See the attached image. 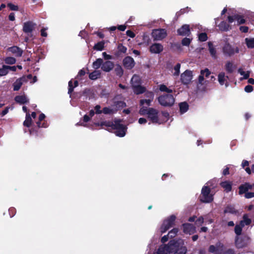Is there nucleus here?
<instances>
[{"mask_svg": "<svg viewBox=\"0 0 254 254\" xmlns=\"http://www.w3.org/2000/svg\"><path fill=\"white\" fill-rule=\"evenodd\" d=\"M223 249V244L218 242L214 245H210L208 248V251L212 254H221Z\"/></svg>", "mask_w": 254, "mask_h": 254, "instance_id": "6e6552de", "label": "nucleus"}, {"mask_svg": "<svg viewBox=\"0 0 254 254\" xmlns=\"http://www.w3.org/2000/svg\"><path fill=\"white\" fill-rule=\"evenodd\" d=\"M151 34L154 40L160 41L166 37L167 32L164 29H157L153 30Z\"/></svg>", "mask_w": 254, "mask_h": 254, "instance_id": "1a4fd4ad", "label": "nucleus"}, {"mask_svg": "<svg viewBox=\"0 0 254 254\" xmlns=\"http://www.w3.org/2000/svg\"><path fill=\"white\" fill-rule=\"evenodd\" d=\"M236 210L233 206H228L224 210L225 213L235 214L236 213Z\"/></svg>", "mask_w": 254, "mask_h": 254, "instance_id": "a19ab883", "label": "nucleus"}, {"mask_svg": "<svg viewBox=\"0 0 254 254\" xmlns=\"http://www.w3.org/2000/svg\"><path fill=\"white\" fill-rule=\"evenodd\" d=\"M244 193H245V197L246 198H251L254 197V192L247 191L246 192H244Z\"/></svg>", "mask_w": 254, "mask_h": 254, "instance_id": "052dcab7", "label": "nucleus"}, {"mask_svg": "<svg viewBox=\"0 0 254 254\" xmlns=\"http://www.w3.org/2000/svg\"><path fill=\"white\" fill-rule=\"evenodd\" d=\"M32 76L29 74L26 76H22L21 78L17 79L13 83V90L14 91H18L21 87L23 83L28 81V79H31Z\"/></svg>", "mask_w": 254, "mask_h": 254, "instance_id": "9d476101", "label": "nucleus"}, {"mask_svg": "<svg viewBox=\"0 0 254 254\" xmlns=\"http://www.w3.org/2000/svg\"><path fill=\"white\" fill-rule=\"evenodd\" d=\"M245 240L243 241L242 239L238 236L236 238V246L238 248H241L246 246L249 242L250 239L248 237L245 238Z\"/></svg>", "mask_w": 254, "mask_h": 254, "instance_id": "6ab92c4d", "label": "nucleus"}, {"mask_svg": "<svg viewBox=\"0 0 254 254\" xmlns=\"http://www.w3.org/2000/svg\"><path fill=\"white\" fill-rule=\"evenodd\" d=\"M114 66V63L111 61H106L103 62L101 69L105 72H109L113 69Z\"/></svg>", "mask_w": 254, "mask_h": 254, "instance_id": "aec40b11", "label": "nucleus"}, {"mask_svg": "<svg viewBox=\"0 0 254 254\" xmlns=\"http://www.w3.org/2000/svg\"><path fill=\"white\" fill-rule=\"evenodd\" d=\"M123 64L126 68L130 69L134 67L135 62L132 58L127 57L123 60Z\"/></svg>", "mask_w": 254, "mask_h": 254, "instance_id": "f3484780", "label": "nucleus"}, {"mask_svg": "<svg viewBox=\"0 0 254 254\" xmlns=\"http://www.w3.org/2000/svg\"><path fill=\"white\" fill-rule=\"evenodd\" d=\"M176 217L174 215H172L166 218L163 222L162 225L159 229L158 232L160 235L165 233L171 227L175 225V222Z\"/></svg>", "mask_w": 254, "mask_h": 254, "instance_id": "7ed1b4c3", "label": "nucleus"}, {"mask_svg": "<svg viewBox=\"0 0 254 254\" xmlns=\"http://www.w3.org/2000/svg\"><path fill=\"white\" fill-rule=\"evenodd\" d=\"M32 124V119L29 113H27L26 114L25 120L23 122L24 126L26 127H30Z\"/></svg>", "mask_w": 254, "mask_h": 254, "instance_id": "473e14b6", "label": "nucleus"}, {"mask_svg": "<svg viewBox=\"0 0 254 254\" xmlns=\"http://www.w3.org/2000/svg\"><path fill=\"white\" fill-rule=\"evenodd\" d=\"M116 74L119 76H121L123 73V70L121 66H119L115 69Z\"/></svg>", "mask_w": 254, "mask_h": 254, "instance_id": "4d7b16f0", "label": "nucleus"}, {"mask_svg": "<svg viewBox=\"0 0 254 254\" xmlns=\"http://www.w3.org/2000/svg\"><path fill=\"white\" fill-rule=\"evenodd\" d=\"M201 74L204 76V77H208L211 74V72L208 68H205L200 71Z\"/></svg>", "mask_w": 254, "mask_h": 254, "instance_id": "603ef678", "label": "nucleus"}, {"mask_svg": "<svg viewBox=\"0 0 254 254\" xmlns=\"http://www.w3.org/2000/svg\"><path fill=\"white\" fill-rule=\"evenodd\" d=\"M198 39L200 41H205L207 39V36L206 33H201L198 35Z\"/></svg>", "mask_w": 254, "mask_h": 254, "instance_id": "6e6d98bb", "label": "nucleus"}, {"mask_svg": "<svg viewBox=\"0 0 254 254\" xmlns=\"http://www.w3.org/2000/svg\"><path fill=\"white\" fill-rule=\"evenodd\" d=\"M90 117H89L88 116L85 115L83 117V122H80L78 123L77 124V125H81L84 127L86 126V123L88 122L90 120Z\"/></svg>", "mask_w": 254, "mask_h": 254, "instance_id": "c03bdc74", "label": "nucleus"}, {"mask_svg": "<svg viewBox=\"0 0 254 254\" xmlns=\"http://www.w3.org/2000/svg\"><path fill=\"white\" fill-rule=\"evenodd\" d=\"M182 230L186 234L192 235L196 232L195 227L190 223H184L182 225Z\"/></svg>", "mask_w": 254, "mask_h": 254, "instance_id": "4468645a", "label": "nucleus"}, {"mask_svg": "<svg viewBox=\"0 0 254 254\" xmlns=\"http://www.w3.org/2000/svg\"><path fill=\"white\" fill-rule=\"evenodd\" d=\"M229 76L224 72H220L218 74V81L221 85H225V87L229 86Z\"/></svg>", "mask_w": 254, "mask_h": 254, "instance_id": "dca6fc26", "label": "nucleus"}, {"mask_svg": "<svg viewBox=\"0 0 254 254\" xmlns=\"http://www.w3.org/2000/svg\"><path fill=\"white\" fill-rule=\"evenodd\" d=\"M141 79L140 77L136 74H134L131 78L130 83L131 87H133V85H141Z\"/></svg>", "mask_w": 254, "mask_h": 254, "instance_id": "a878e982", "label": "nucleus"}, {"mask_svg": "<svg viewBox=\"0 0 254 254\" xmlns=\"http://www.w3.org/2000/svg\"><path fill=\"white\" fill-rule=\"evenodd\" d=\"M94 110L96 114H99L103 113V110H101V106L100 105H96L94 108Z\"/></svg>", "mask_w": 254, "mask_h": 254, "instance_id": "680f3d73", "label": "nucleus"}, {"mask_svg": "<svg viewBox=\"0 0 254 254\" xmlns=\"http://www.w3.org/2000/svg\"><path fill=\"white\" fill-rule=\"evenodd\" d=\"M253 90V87L251 85H247L245 87V92H246L247 93H250V92H252Z\"/></svg>", "mask_w": 254, "mask_h": 254, "instance_id": "e2e57ef3", "label": "nucleus"}, {"mask_svg": "<svg viewBox=\"0 0 254 254\" xmlns=\"http://www.w3.org/2000/svg\"><path fill=\"white\" fill-rule=\"evenodd\" d=\"M208 48H209V51L211 56L213 58H216V51L215 50V49L213 47V44H212V43L209 42L208 43Z\"/></svg>", "mask_w": 254, "mask_h": 254, "instance_id": "e433bc0d", "label": "nucleus"}, {"mask_svg": "<svg viewBox=\"0 0 254 254\" xmlns=\"http://www.w3.org/2000/svg\"><path fill=\"white\" fill-rule=\"evenodd\" d=\"M251 223V220L249 218L248 215L245 214L243 216V220H242L239 224L236 225L235 228V232L237 235L241 234L242 228L245 225H248Z\"/></svg>", "mask_w": 254, "mask_h": 254, "instance_id": "423d86ee", "label": "nucleus"}, {"mask_svg": "<svg viewBox=\"0 0 254 254\" xmlns=\"http://www.w3.org/2000/svg\"><path fill=\"white\" fill-rule=\"evenodd\" d=\"M34 26L35 24L32 22H26L23 25V31L27 33H31L33 31Z\"/></svg>", "mask_w": 254, "mask_h": 254, "instance_id": "5701e85b", "label": "nucleus"}, {"mask_svg": "<svg viewBox=\"0 0 254 254\" xmlns=\"http://www.w3.org/2000/svg\"><path fill=\"white\" fill-rule=\"evenodd\" d=\"M121 121L119 120L117 123L115 125V127L114 128V130H115V134L119 137H124L125 136L126 134V131L127 130V127L121 124Z\"/></svg>", "mask_w": 254, "mask_h": 254, "instance_id": "0eeeda50", "label": "nucleus"}, {"mask_svg": "<svg viewBox=\"0 0 254 254\" xmlns=\"http://www.w3.org/2000/svg\"><path fill=\"white\" fill-rule=\"evenodd\" d=\"M163 50V46L159 43L152 44L149 48V51L153 54H159Z\"/></svg>", "mask_w": 254, "mask_h": 254, "instance_id": "a211bd4d", "label": "nucleus"}, {"mask_svg": "<svg viewBox=\"0 0 254 254\" xmlns=\"http://www.w3.org/2000/svg\"><path fill=\"white\" fill-rule=\"evenodd\" d=\"M8 73L7 66L6 65H3L0 67V76H3Z\"/></svg>", "mask_w": 254, "mask_h": 254, "instance_id": "ea45409f", "label": "nucleus"}, {"mask_svg": "<svg viewBox=\"0 0 254 254\" xmlns=\"http://www.w3.org/2000/svg\"><path fill=\"white\" fill-rule=\"evenodd\" d=\"M15 100L17 103L20 104H24L28 101V99L25 95H19L17 96L15 98Z\"/></svg>", "mask_w": 254, "mask_h": 254, "instance_id": "2f4dec72", "label": "nucleus"}, {"mask_svg": "<svg viewBox=\"0 0 254 254\" xmlns=\"http://www.w3.org/2000/svg\"><path fill=\"white\" fill-rule=\"evenodd\" d=\"M7 6L10 8L11 10L17 11L18 10V7L17 5H14L12 3H8Z\"/></svg>", "mask_w": 254, "mask_h": 254, "instance_id": "bf43d9fd", "label": "nucleus"}, {"mask_svg": "<svg viewBox=\"0 0 254 254\" xmlns=\"http://www.w3.org/2000/svg\"><path fill=\"white\" fill-rule=\"evenodd\" d=\"M133 92L136 94H140L145 92V88L141 85H133L132 87Z\"/></svg>", "mask_w": 254, "mask_h": 254, "instance_id": "393cba45", "label": "nucleus"}, {"mask_svg": "<svg viewBox=\"0 0 254 254\" xmlns=\"http://www.w3.org/2000/svg\"><path fill=\"white\" fill-rule=\"evenodd\" d=\"M45 118V115L42 113L40 115L39 117V121L36 123L37 126L39 127H45L43 125H41V121H43Z\"/></svg>", "mask_w": 254, "mask_h": 254, "instance_id": "8fccbe9b", "label": "nucleus"}, {"mask_svg": "<svg viewBox=\"0 0 254 254\" xmlns=\"http://www.w3.org/2000/svg\"><path fill=\"white\" fill-rule=\"evenodd\" d=\"M175 242L176 243L177 246L172 251V253L174 252L173 254H186L187 250L186 247L183 246V241L180 240L179 242L175 241Z\"/></svg>", "mask_w": 254, "mask_h": 254, "instance_id": "ddd939ff", "label": "nucleus"}, {"mask_svg": "<svg viewBox=\"0 0 254 254\" xmlns=\"http://www.w3.org/2000/svg\"><path fill=\"white\" fill-rule=\"evenodd\" d=\"M213 199V194L210 193V189L207 186L202 187L200 195V200L204 203H209Z\"/></svg>", "mask_w": 254, "mask_h": 254, "instance_id": "20e7f679", "label": "nucleus"}, {"mask_svg": "<svg viewBox=\"0 0 254 254\" xmlns=\"http://www.w3.org/2000/svg\"><path fill=\"white\" fill-rule=\"evenodd\" d=\"M223 51L225 55L231 56L235 53H238L239 49L237 47H232L229 44H226L223 48Z\"/></svg>", "mask_w": 254, "mask_h": 254, "instance_id": "9b49d317", "label": "nucleus"}, {"mask_svg": "<svg viewBox=\"0 0 254 254\" xmlns=\"http://www.w3.org/2000/svg\"><path fill=\"white\" fill-rule=\"evenodd\" d=\"M176 243L174 240L170 241L168 244H162L152 254H170L176 248Z\"/></svg>", "mask_w": 254, "mask_h": 254, "instance_id": "f03ea898", "label": "nucleus"}, {"mask_svg": "<svg viewBox=\"0 0 254 254\" xmlns=\"http://www.w3.org/2000/svg\"><path fill=\"white\" fill-rule=\"evenodd\" d=\"M159 103L164 106H170L174 104L175 99L171 94H167L160 96L158 98Z\"/></svg>", "mask_w": 254, "mask_h": 254, "instance_id": "39448f33", "label": "nucleus"}, {"mask_svg": "<svg viewBox=\"0 0 254 254\" xmlns=\"http://www.w3.org/2000/svg\"><path fill=\"white\" fill-rule=\"evenodd\" d=\"M180 67H181V65L180 64H178L175 66V67L174 68V72L173 73L174 75L177 76L179 75V74L180 73Z\"/></svg>", "mask_w": 254, "mask_h": 254, "instance_id": "864d4df0", "label": "nucleus"}, {"mask_svg": "<svg viewBox=\"0 0 254 254\" xmlns=\"http://www.w3.org/2000/svg\"><path fill=\"white\" fill-rule=\"evenodd\" d=\"M145 96L148 98V99H151L152 100L153 99L154 94L152 92H147L145 93Z\"/></svg>", "mask_w": 254, "mask_h": 254, "instance_id": "774afa93", "label": "nucleus"}, {"mask_svg": "<svg viewBox=\"0 0 254 254\" xmlns=\"http://www.w3.org/2000/svg\"><path fill=\"white\" fill-rule=\"evenodd\" d=\"M240 30L242 32H244V33H247L248 32V30H249V27H247V26H241L240 27Z\"/></svg>", "mask_w": 254, "mask_h": 254, "instance_id": "69168bd1", "label": "nucleus"}, {"mask_svg": "<svg viewBox=\"0 0 254 254\" xmlns=\"http://www.w3.org/2000/svg\"><path fill=\"white\" fill-rule=\"evenodd\" d=\"M238 72L243 77L241 78L240 80H242L243 79H246L249 78L250 76V71H244L242 68H239L238 69Z\"/></svg>", "mask_w": 254, "mask_h": 254, "instance_id": "c9c22d12", "label": "nucleus"}, {"mask_svg": "<svg viewBox=\"0 0 254 254\" xmlns=\"http://www.w3.org/2000/svg\"><path fill=\"white\" fill-rule=\"evenodd\" d=\"M235 19L237 21V25L244 24L246 22L244 16L238 14H235Z\"/></svg>", "mask_w": 254, "mask_h": 254, "instance_id": "f704fd0d", "label": "nucleus"}, {"mask_svg": "<svg viewBox=\"0 0 254 254\" xmlns=\"http://www.w3.org/2000/svg\"><path fill=\"white\" fill-rule=\"evenodd\" d=\"M152 101V100L151 99H142L140 101V105L141 106V107H145L144 106V104H146L147 106H149Z\"/></svg>", "mask_w": 254, "mask_h": 254, "instance_id": "49530a36", "label": "nucleus"}, {"mask_svg": "<svg viewBox=\"0 0 254 254\" xmlns=\"http://www.w3.org/2000/svg\"><path fill=\"white\" fill-rule=\"evenodd\" d=\"M252 189H253V188H252V185L249 183H246L244 184H243L239 186V194H242L244 193V192H246L248 191L249 190H251Z\"/></svg>", "mask_w": 254, "mask_h": 254, "instance_id": "412c9836", "label": "nucleus"}, {"mask_svg": "<svg viewBox=\"0 0 254 254\" xmlns=\"http://www.w3.org/2000/svg\"><path fill=\"white\" fill-rule=\"evenodd\" d=\"M225 69L228 72L232 73L234 69L233 64L230 62H227L225 65Z\"/></svg>", "mask_w": 254, "mask_h": 254, "instance_id": "79ce46f5", "label": "nucleus"}, {"mask_svg": "<svg viewBox=\"0 0 254 254\" xmlns=\"http://www.w3.org/2000/svg\"><path fill=\"white\" fill-rule=\"evenodd\" d=\"M8 51L17 57H20L22 54V51L16 46L9 48Z\"/></svg>", "mask_w": 254, "mask_h": 254, "instance_id": "b1692460", "label": "nucleus"}, {"mask_svg": "<svg viewBox=\"0 0 254 254\" xmlns=\"http://www.w3.org/2000/svg\"><path fill=\"white\" fill-rule=\"evenodd\" d=\"M178 34L180 35L186 36L190 34V29L189 25H184L178 30Z\"/></svg>", "mask_w": 254, "mask_h": 254, "instance_id": "4be33fe9", "label": "nucleus"}, {"mask_svg": "<svg viewBox=\"0 0 254 254\" xmlns=\"http://www.w3.org/2000/svg\"><path fill=\"white\" fill-rule=\"evenodd\" d=\"M192 79V73L191 71L186 70L181 74V80L184 84H189Z\"/></svg>", "mask_w": 254, "mask_h": 254, "instance_id": "2eb2a0df", "label": "nucleus"}, {"mask_svg": "<svg viewBox=\"0 0 254 254\" xmlns=\"http://www.w3.org/2000/svg\"><path fill=\"white\" fill-rule=\"evenodd\" d=\"M118 121L119 120H115L114 122L103 121L101 123H96V125L97 126H101L103 128L106 127V129L110 131L115 128V125H116V123H118Z\"/></svg>", "mask_w": 254, "mask_h": 254, "instance_id": "f8f14e48", "label": "nucleus"}, {"mask_svg": "<svg viewBox=\"0 0 254 254\" xmlns=\"http://www.w3.org/2000/svg\"><path fill=\"white\" fill-rule=\"evenodd\" d=\"M159 89L161 91L166 92L167 93H172V90L168 88L166 85L161 84L159 86Z\"/></svg>", "mask_w": 254, "mask_h": 254, "instance_id": "09e8293b", "label": "nucleus"}, {"mask_svg": "<svg viewBox=\"0 0 254 254\" xmlns=\"http://www.w3.org/2000/svg\"><path fill=\"white\" fill-rule=\"evenodd\" d=\"M102 56L105 60H111L112 59V56L107 54L106 52L102 53Z\"/></svg>", "mask_w": 254, "mask_h": 254, "instance_id": "0e129e2a", "label": "nucleus"}, {"mask_svg": "<svg viewBox=\"0 0 254 254\" xmlns=\"http://www.w3.org/2000/svg\"><path fill=\"white\" fill-rule=\"evenodd\" d=\"M72 82L71 80H70L68 82V86H69L68 92V93H71L73 91V88L78 85L77 81H74V87L72 86Z\"/></svg>", "mask_w": 254, "mask_h": 254, "instance_id": "3c124183", "label": "nucleus"}, {"mask_svg": "<svg viewBox=\"0 0 254 254\" xmlns=\"http://www.w3.org/2000/svg\"><path fill=\"white\" fill-rule=\"evenodd\" d=\"M180 112L181 114L185 113L189 109V105L186 102H182L179 104Z\"/></svg>", "mask_w": 254, "mask_h": 254, "instance_id": "7c9ffc66", "label": "nucleus"}, {"mask_svg": "<svg viewBox=\"0 0 254 254\" xmlns=\"http://www.w3.org/2000/svg\"><path fill=\"white\" fill-rule=\"evenodd\" d=\"M106 42L102 41L98 42L93 47V49L96 51H101L104 50Z\"/></svg>", "mask_w": 254, "mask_h": 254, "instance_id": "c756f323", "label": "nucleus"}, {"mask_svg": "<svg viewBox=\"0 0 254 254\" xmlns=\"http://www.w3.org/2000/svg\"><path fill=\"white\" fill-rule=\"evenodd\" d=\"M245 43L249 49H254V38L248 37L245 39Z\"/></svg>", "mask_w": 254, "mask_h": 254, "instance_id": "c85d7f7f", "label": "nucleus"}, {"mask_svg": "<svg viewBox=\"0 0 254 254\" xmlns=\"http://www.w3.org/2000/svg\"><path fill=\"white\" fill-rule=\"evenodd\" d=\"M103 60L102 59L99 58L97 59L93 63L92 66L93 68L95 69H98L100 66L102 65L103 64Z\"/></svg>", "mask_w": 254, "mask_h": 254, "instance_id": "4c0bfd02", "label": "nucleus"}, {"mask_svg": "<svg viewBox=\"0 0 254 254\" xmlns=\"http://www.w3.org/2000/svg\"><path fill=\"white\" fill-rule=\"evenodd\" d=\"M139 114L141 116L147 115L148 118L153 124H161L163 123V120L159 116L158 111L152 108H147L146 107H141Z\"/></svg>", "mask_w": 254, "mask_h": 254, "instance_id": "f257e3e1", "label": "nucleus"}, {"mask_svg": "<svg viewBox=\"0 0 254 254\" xmlns=\"http://www.w3.org/2000/svg\"><path fill=\"white\" fill-rule=\"evenodd\" d=\"M4 61L5 64H13L16 63V60L15 58L13 57H7L4 60Z\"/></svg>", "mask_w": 254, "mask_h": 254, "instance_id": "37998d69", "label": "nucleus"}, {"mask_svg": "<svg viewBox=\"0 0 254 254\" xmlns=\"http://www.w3.org/2000/svg\"><path fill=\"white\" fill-rule=\"evenodd\" d=\"M178 231L179 229L176 228H173L171 231H170L168 234L169 236L170 237V238L175 237L177 235Z\"/></svg>", "mask_w": 254, "mask_h": 254, "instance_id": "a18cd8bd", "label": "nucleus"}, {"mask_svg": "<svg viewBox=\"0 0 254 254\" xmlns=\"http://www.w3.org/2000/svg\"><path fill=\"white\" fill-rule=\"evenodd\" d=\"M204 222V219L202 217H199L196 221V224L198 225H201Z\"/></svg>", "mask_w": 254, "mask_h": 254, "instance_id": "338daca9", "label": "nucleus"}, {"mask_svg": "<svg viewBox=\"0 0 254 254\" xmlns=\"http://www.w3.org/2000/svg\"><path fill=\"white\" fill-rule=\"evenodd\" d=\"M218 27L221 30L227 31L230 29V26L226 22L222 21L220 24L218 25Z\"/></svg>", "mask_w": 254, "mask_h": 254, "instance_id": "58836bf2", "label": "nucleus"}, {"mask_svg": "<svg viewBox=\"0 0 254 254\" xmlns=\"http://www.w3.org/2000/svg\"><path fill=\"white\" fill-rule=\"evenodd\" d=\"M191 41V39L189 38H185L182 40V44L184 46H189Z\"/></svg>", "mask_w": 254, "mask_h": 254, "instance_id": "5fc2aeb1", "label": "nucleus"}, {"mask_svg": "<svg viewBox=\"0 0 254 254\" xmlns=\"http://www.w3.org/2000/svg\"><path fill=\"white\" fill-rule=\"evenodd\" d=\"M118 110L117 107L112 106L111 107H105L103 109V113L105 114H112Z\"/></svg>", "mask_w": 254, "mask_h": 254, "instance_id": "bb28decb", "label": "nucleus"}, {"mask_svg": "<svg viewBox=\"0 0 254 254\" xmlns=\"http://www.w3.org/2000/svg\"><path fill=\"white\" fill-rule=\"evenodd\" d=\"M169 114H168V113L166 112H163L162 113V117H160V118L163 121V123L164 122H166L167 121V120L169 118Z\"/></svg>", "mask_w": 254, "mask_h": 254, "instance_id": "13d9d810", "label": "nucleus"}, {"mask_svg": "<svg viewBox=\"0 0 254 254\" xmlns=\"http://www.w3.org/2000/svg\"><path fill=\"white\" fill-rule=\"evenodd\" d=\"M101 75V71L100 70H95L89 75V77L91 80H96L99 78Z\"/></svg>", "mask_w": 254, "mask_h": 254, "instance_id": "72a5a7b5", "label": "nucleus"}, {"mask_svg": "<svg viewBox=\"0 0 254 254\" xmlns=\"http://www.w3.org/2000/svg\"><path fill=\"white\" fill-rule=\"evenodd\" d=\"M232 183L230 181H224L220 184L221 186L227 192H229L232 189Z\"/></svg>", "mask_w": 254, "mask_h": 254, "instance_id": "cd10ccee", "label": "nucleus"}, {"mask_svg": "<svg viewBox=\"0 0 254 254\" xmlns=\"http://www.w3.org/2000/svg\"><path fill=\"white\" fill-rule=\"evenodd\" d=\"M204 76H203L201 73L199 75L198 77V84L201 85H203L205 84H207L208 82L207 80H204Z\"/></svg>", "mask_w": 254, "mask_h": 254, "instance_id": "de8ad7c7", "label": "nucleus"}]
</instances>
